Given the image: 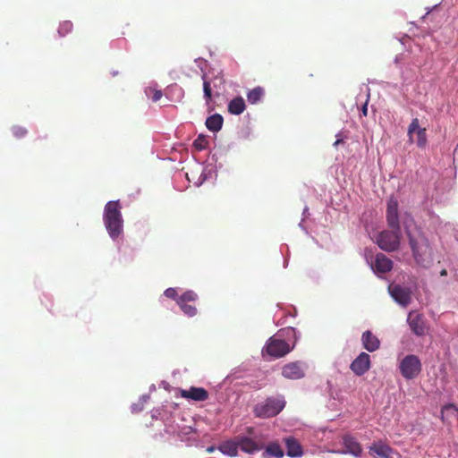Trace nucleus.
<instances>
[{"instance_id": "nucleus-1", "label": "nucleus", "mask_w": 458, "mask_h": 458, "mask_svg": "<svg viewBox=\"0 0 458 458\" xmlns=\"http://www.w3.org/2000/svg\"><path fill=\"white\" fill-rule=\"evenodd\" d=\"M121 208L119 200L108 201L104 208V225L113 240H116L123 233V219Z\"/></svg>"}, {"instance_id": "nucleus-2", "label": "nucleus", "mask_w": 458, "mask_h": 458, "mask_svg": "<svg viewBox=\"0 0 458 458\" xmlns=\"http://www.w3.org/2000/svg\"><path fill=\"white\" fill-rule=\"evenodd\" d=\"M295 330L293 327L284 328L278 333L270 337L264 349L262 350L263 355L267 354L273 358H281L289 353L294 346L293 342L292 346L290 343L286 342L284 336H294Z\"/></svg>"}, {"instance_id": "nucleus-3", "label": "nucleus", "mask_w": 458, "mask_h": 458, "mask_svg": "<svg viewBox=\"0 0 458 458\" xmlns=\"http://www.w3.org/2000/svg\"><path fill=\"white\" fill-rule=\"evenodd\" d=\"M405 233L415 261L417 264L424 266L425 262L431 257V249L428 240L422 232L417 228L412 231L406 226Z\"/></svg>"}, {"instance_id": "nucleus-4", "label": "nucleus", "mask_w": 458, "mask_h": 458, "mask_svg": "<svg viewBox=\"0 0 458 458\" xmlns=\"http://www.w3.org/2000/svg\"><path fill=\"white\" fill-rule=\"evenodd\" d=\"M283 398H267L264 403H259L254 408L257 417L270 418L277 415L284 407Z\"/></svg>"}, {"instance_id": "nucleus-5", "label": "nucleus", "mask_w": 458, "mask_h": 458, "mask_svg": "<svg viewBox=\"0 0 458 458\" xmlns=\"http://www.w3.org/2000/svg\"><path fill=\"white\" fill-rule=\"evenodd\" d=\"M402 376L408 380L417 377L422 369L420 358L414 354L406 355L399 364Z\"/></svg>"}, {"instance_id": "nucleus-6", "label": "nucleus", "mask_w": 458, "mask_h": 458, "mask_svg": "<svg viewBox=\"0 0 458 458\" xmlns=\"http://www.w3.org/2000/svg\"><path fill=\"white\" fill-rule=\"evenodd\" d=\"M401 233L400 227L393 231H383L379 233L377 243L385 251H394L400 246Z\"/></svg>"}, {"instance_id": "nucleus-7", "label": "nucleus", "mask_w": 458, "mask_h": 458, "mask_svg": "<svg viewBox=\"0 0 458 458\" xmlns=\"http://www.w3.org/2000/svg\"><path fill=\"white\" fill-rule=\"evenodd\" d=\"M408 141L410 143L416 142L420 148H425L428 144L426 128L420 126L418 118H413L407 130Z\"/></svg>"}, {"instance_id": "nucleus-8", "label": "nucleus", "mask_w": 458, "mask_h": 458, "mask_svg": "<svg viewBox=\"0 0 458 458\" xmlns=\"http://www.w3.org/2000/svg\"><path fill=\"white\" fill-rule=\"evenodd\" d=\"M198 298V294L194 291L189 290L178 297L176 303L186 316L194 317L197 315L198 310L195 305L190 303L195 302Z\"/></svg>"}, {"instance_id": "nucleus-9", "label": "nucleus", "mask_w": 458, "mask_h": 458, "mask_svg": "<svg viewBox=\"0 0 458 458\" xmlns=\"http://www.w3.org/2000/svg\"><path fill=\"white\" fill-rule=\"evenodd\" d=\"M282 375L285 378L297 380L304 377L305 366L301 361H293L285 364L282 368Z\"/></svg>"}, {"instance_id": "nucleus-10", "label": "nucleus", "mask_w": 458, "mask_h": 458, "mask_svg": "<svg viewBox=\"0 0 458 458\" xmlns=\"http://www.w3.org/2000/svg\"><path fill=\"white\" fill-rule=\"evenodd\" d=\"M407 323L410 329L417 336H423L426 334V324L421 314L416 311H411L407 318Z\"/></svg>"}, {"instance_id": "nucleus-11", "label": "nucleus", "mask_w": 458, "mask_h": 458, "mask_svg": "<svg viewBox=\"0 0 458 458\" xmlns=\"http://www.w3.org/2000/svg\"><path fill=\"white\" fill-rule=\"evenodd\" d=\"M351 370L356 376H362L370 369V357L366 352H361L350 365Z\"/></svg>"}, {"instance_id": "nucleus-12", "label": "nucleus", "mask_w": 458, "mask_h": 458, "mask_svg": "<svg viewBox=\"0 0 458 458\" xmlns=\"http://www.w3.org/2000/svg\"><path fill=\"white\" fill-rule=\"evenodd\" d=\"M386 220L388 225L392 229H398L399 225V215H398V202L395 199L391 198L387 201L386 208Z\"/></svg>"}, {"instance_id": "nucleus-13", "label": "nucleus", "mask_w": 458, "mask_h": 458, "mask_svg": "<svg viewBox=\"0 0 458 458\" xmlns=\"http://www.w3.org/2000/svg\"><path fill=\"white\" fill-rule=\"evenodd\" d=\"M389 292L393 299L403 306H407L411 301V292L401 285H390Z\"/></svg>"}, {"instance_id": "nucleus-14", "label": "nucleus", "mask_w": 458, "mask_h": 458, "mask_svg": "<svg viewBox=\"0 0 458 458\" xmlns=\"http://www.w3.org/2000/svg\"><path fill=\"white\" fill-rule=\"evenodd\" d=\"M180 394L182 398L196 402H203L208 398V392L203 387L191 386L189 389H182Z\"/></svg>"}, {"instance_id": "nucleus-15", "label": "nucleus", "mask_w": 458, "mask_h": 458, "mask_svg": "<svg viewBox=\"0 0 458 458\" xmlns=\"http://www.w3.org/2000/svg\"><path fill=\"white\" fill-rule=\"evenodd\" d=\"M369 451L381 458H393L394 450L382 440L375 441L369 446Z\"/></svg>"}, {"instance_id": "nucleus-16", "label": "nucleus", "mask_w": 458, "mask_h": 458, "mask_svg": "<svg viewBox=\"0 0 458 458\" xmlns=\"http://www.w3.org/2000/svg\"><path fill=\"white\" fill-rule=\"evenodd\" d=\"M373 268L379 273H387L393 268V261L383 253H377L375 257Z\"/></svg>"}, {"instance_id": "nucleus-17", "label": "nucleus", "mask_w": 458, "mask_h": 458, "mask_svg": "<svg viewBox=\"0 0 458 458\" xmlns=\"http://www.w3.org/2000/svg\"><path fill=\"white\" fill-rule=\"evenodd\" d=\"M361 341L363 347L368 352H373L380 347L379 339L369 330H367L362 334Z\"/></svg>"}, {"instance_id": "nucleus-18", "label": "nucleus", "mask_w": 458, "mask_h": 458, "mask_svg": "<svg viewBox=\"0 0 458 458\" xmlns=\"http://www.w3.org/2000/svg\"><path fill=\"white\" fill-rule=\"evenodd\" d=\"M343 441L344 446L343 453L351 454L354 456H359L361 454L362 448L360 445L352 437L345 436Z\"/></svg>"}, {"instance_id": "nucleus-19", "label": "nucleus", "mask_w": 458, "mask_h": 458, "mask_svg": "<svg viewBox=\"0 0 458 458\" xmlns=\"http://www.w3.org/2000/svg\"><path fill=\"white\" fill-rule=\"evenodd\" d=\"M238 447L248 454H253L261 449L254 440L247 437H237Z\"/></svg>"}, {"instance_id": "nucleus-20", "label": "nucleus", "mask_w": 458, "mask_h": 458, "mask_svg": "<svg viewBox=\"0 0 458 458\" xmlns=\"http://www.w3.org/2000/svg\"><path fill=\"white\" fill-rule=\"evenodd\" d=\"M286 445V454L290 457H298L302 454V448L300 443L293 437H286L284 439Z\"/></svg>"}, {"instance_id": "nucleus-21", "label": "nucleus", "mask_w": 458, "mask_h": 458, "mask_svg": "<svg viewBox=\"0 0 458 458\" xmlns=\"http://www.w3.org/2000/svg\"><path fill=\"white\" fill-rule=\"evenodd\" d=\"M284 454V450L280 445L276 442H272L267 445L265 452L262 454V457L269 458L270 456H275L276 458H282Z\"/></svg>"}, {"instance_id": "nucleus-22", "label": "nucleus", "mask_w": 458, "mask_h": 458, "mask_svg": "<svg viewBox=\"0 0 458 458\" xmlns=\"http://www.w3.org/2000/svg\"><path fill=\"white\" fill-rule=\"evenodd\" d=\"M224 119L221 114H215L208 116L206 120V126L211 131H218L223 126Z\"/></svg>"}, {"instance_id": "nucleus-23", "label": "nucleus", "mask_w": 458, "mask_h": 458, "mask_svg": "<svg viewBox=\"0 0 458 458\" xmlns=\"http://www.w3.org/2000/svg\"><path fill=\"white\" fill-rule=\"evenodd\" d=\"M245 102L242 97L232 99L228 104V111L233 114H241L245 110Z\"/></svg>"}, {"instance_id": "nucleus-24", "label": "nucleus", "mask_w": 458, "mask_h": 458, "mask_svg": "<svg viewBox=\"0 0 458 458\" xmlns=\"http://www.w3.org/2000/svg\"><path fill=\"white\" fill-rule=\"evenodd\" d=\"M238 443L237 441H226L222 443L218 449L224 454L229 456H236L238 454Z\"/></svg>"}, {"instance_id": "nucleus-25", "label": "nucleus", "mask_w": 458, "mask_h": 458, "mask_svg": "<svg viewBox=\"0 0 458 458\" xmlns=\"http://www.w3.org/2000/svg\"><path fill=\"white\" fill-rule=\"evenodd\" d=\"M264 95V89L261 87H256L247 94V99L250 104H257Z\"/></svg>"}, {"instance_id": "nucleus-26", "label": "nucleus", "mask_w": 458, "mask_h": 458, "mask_svg": "<svg viewBox=\"0 0 458 458\" xmlns=\"http://www.w3.org/2000/svg\"><path fill=\"white\" fill-rule=\"evenodd\" d=\"M202 81H203V92H204V98L208 104L212 99V92L213 89L211 87V81L208 79V76L206 73L202 75Z\"/></svg>"}, {"instance_id": "nucleus-27", "label": "nucleus", "mask_w": 458, "mask_h": 458, "mask_svg": "<svg viewBox=\"0 0 458 458\" xmlns=\"http://www.w3.org/2000/svg\"><path fill=\"white\" fill-rule=\"evenodd\" d=\"M73 30V24L70 21H64L60 23L58 28V34L60 37H64L71 33Z\"/></svg>"}, {"instance_id": "nucleus-28", "label": "nucleus", "mask_w": 458, "mask_h": 458, "mask_svg": "<svg viewBox=\"0 0 458 458\" xmlns=\"http://www.w3.org/2000/svg\"><path fill=\"white\" fill-rule=\"evenodd\" d=\"M208 142L204 135H199L193 141V146L198 150H203L207 148Z\"/></svg>"}, {"instance_id": "nucleus-29", "label": "nucleus", "mask_w": 458, "mask_h": 458, "mask_svg": "<svg viewBox=\"0 0 458 458\" xmlns=\"http://www.w3.org/2000/svg\"><path fill=\"white\" fill-rule=\"evenodd\" d=\"M12 132L16 139H21L27 135L28 131L21 126L15 125L13 126Z\"/></svg>"}, {"instance_id": "nucleus-30", "label": "nucleus", "mask_w": 458, "mask_h": 458, "mask_svg": "<svg viewBox=\"0 0 458 458\" xmlns=\"http://www.w3.org/2000/svg\"><path fill=\"white\" fill-rule=\"evenodd\" d=\"M164 294L169 298V299H173V300H177L178 299V294H177V291L175 288H167L165 292H164Z\"/></svg>"}, {"instance_id": "nucleus-31", "label": "nucleus", "mask_w": 458, "mask_h": 458, "mask_svg": "<svg viewBox=\"0 0 458 458\" xmlns=\"http://www.w3.org/2000/svg\"><path fill=\"white\" fill-rule=\"evenodd\" d=\"M153 95L151 97L152 100L154 102H157L158 100H160V98H162L163 96V93L161 90H158V89H153Z\"/></svg>"}, {"instance_id": "nucleus-32", "label": "nucleus", "mask_w": 458, "mask_h": 458, "mask_svg": "<svg viewBox=\"0 0 458 458\" xmlns=\"http://www.w3.org/2000/svg\"><path fill=\"white\" fill-rule=\"evenodd\" d=\"M361 114L363 116H367V114H368V99L366 100V102L364 103V105L361 107Z\"/></svg>"}, {"instance_id": "nucleus-33", "label": "nucleus", "mask_w": 458, "mask_h": 458, "mask_svg": "<svg viewBox=\"0 0 458 458\" xmlns=\"http://www.w3.org/2000/svg\"><path fill=\"white\" fill-rule=\"evenodd\" d=\"M446 275H447V271L445 269L441 270V272H440V276H446Z\"/></svg>"}, {"instance_id": "nucleus-34", "label": "nucleus", "mask_w": 458, "mask_h": 458, "mask_svg": "<svg viewBox=\"0 0 458 458\" xmlns=\"http://www.w3.org/2000/svg\"><path fill=\"white\" fill-rule=\"evenodd\" d=\"M214 450H215L214 446H209V447H208L207 452L208 453H212Z\"/></svg>"}, {"instance_id": "nucleus-35", "label": "nucleus", "mask_w": 458, "mask_h": 458, "mask_svg": "<svg viewBox=\"0 0 458 458\" xmlns=\"http://www.w3.org/2000/svg\"><path fill=\"white\" fill-rule=\"evenodd\" d=\"M251 431H252V428H248V432H249V433H251Z\"/></svg>"}]
</instances>
